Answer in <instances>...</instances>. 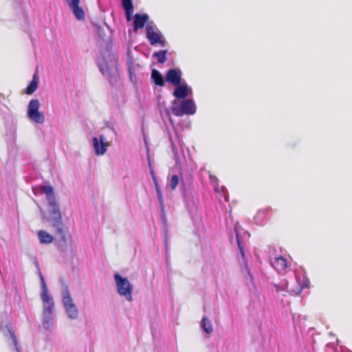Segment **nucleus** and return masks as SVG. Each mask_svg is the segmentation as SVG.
Listing matches in <instances>:
<instances>
[{
  "label": "nucleus",
  "mask_w": 352,
  "mask_h": 352,
  "mask_svg": "<svg viewBox=\"0 0 352 352\" xmlns=\"http://www.w3.org/2000/svg\"><path fill=\"white\" fill-rule=\"evenodd\" d=\"M45 197L50 207L48 221L54 228V236L65 243L66 239L61 227L62 217L59 205L56 199L54 188L50 186H45Z\"/></svg>",
  "instance_id": "obj_1"
},
{
  "label": "nucleus",
  "mask_w": 352,
  "mask_h": 352,
  "mask_svg": "<svg viewBox=\"0 0 352 352\" xmlns=\"http://www.w3.org/2000/svg\"><path fill=\"white\" fill-rule=\"evenodd\" d=\"M170 110L174 116L182 117L184 115H194L196 113L197 107L192 99H185L181 102L175 100L171 102Z\"/></svg>",
  "instance_id": "obj_2"
},
{
  "label": "nucleus",
  "mask_w": 352,
  "mask_h": 352,
  "mask_svg": "<svg viewBox=\"0 0 352 352\" xmlns=\"http://www.w3.org/2000/svg\"><path fill=\"white\" fill-rule=\"evenodd\" d=\"M114 279L116 283L118 293L120 296H124L128 301H132V292L133 288L128 279L126 278L122 277L118 273L114 274Z\"/></svg>",
  "instance_id": "obj_3"
},
{
  "label": "nucleus",
  "mask_w": 352,
  "mask_h": 352,
  "mask_svg": "<svg viewBox=\"0 0 352 352\" xmlns=\"http://www.w3.org/2000/svg\"><path fill=\"white\" fill-rule=\"evenodd\" d=\"M98 66L102 74L107 76L109 80L116 78L118 76V60L114 57L110 58L109 63L104 60L98 64Z\"/></svg>",
  "instance_id": "obj_4"
},
{
  "label": "nucleus",
  "mask_w": 352,
  "mask_h": 352,
  "mask_svg": "<svg viewBox=\"0 0 352 352\" xmlns=\"http://www.w3.org/2000/svg\"><path fill=\"white\" fill-rule=\"evenodd\" d=\"M63 303L69 318L72 319L77 318L78 311L67 287L63 290Z\"/></svg>",
  "instance_id": "obj_5"
},
{
  "label": "nucleus",
  "mask_w": 352,
  "mask_h": 352,
  "mask_svg": "<svg viewBox=\"0 0 352 352\" xmlns=\"http://www.w3.org/2000/svg\"><path fill=\"white\" fill-rule=\"evenodd\" d=\"M39 102L37 100H32L28 108V116L33 122L42 123L44 121V116L38 111Z\"/></svg>",
  "instance_id": "obj_6"
},
{
  "label": "nucleus",
  "mask_w": 352,
  "mask_h": 352,
  "mask_svg": "<svg viewBox=\"0 0 352 352\" xmlns=\"http://www.w3.org/2000/svg\"><path fill=\"white\" fill-rule=\"evenodd\" d=\"M146 38L149 43L152 45L156 44H160L164 45L165 41L162 38V35L154 30V28L152 24H147L146 27Z\"/></svg>",
  "instance_id": "obj_7"
},
{
  "label": "nucleus",
  "mask_w": 352,
  "mask_h": 352,
  "mask_svg": "<svg viewBox=\"0 0 352 352\" xmlns=\"http://www.w3.org/2000/svg\"><path fill=\"white\" fill-rule=\"evenodd\" d=\"M182 76L179 69H170L166 72L165 80L174 86L179 85L182 82Z\"/></svg>",
  "instance_id": "obj_8"
},
{
  "label": "nucleus",
  "mask_w": 352,
  "mask_h": 352,
  "mask_svg": "<svg viewBox=\"0 0 352 352\" xmlns=\"http://www.w3.org/2000/svg\"><path fill=\"white\" fill-rule=\"evenodd\" d=\"M76 19L81 21L85 17L83 9L80 6V0H65Z\"/></svg>",
  "instance_id": "obj_9"
},
{
  "label": "nucleus",
  "mask_w": 352,
  "mask_h": 352,
  "mask_svg": "<svg viewBox=\"0 0 352 352\" xmlns=\"http://www.w3.org/2000/svg\"><path fill=\"white\" fill-rule=\"evenodd\" d=\"M191 89L188 87L186 83H180L179 85H175V89L173 92V96L179 100H185L189 95Z\"/></svg>",
  "instance_id": "obj_10"
},
{
  "label": "nucleus",
  "mask_w": 352,
  "mask_h": 352,
  "mask_svg": "<svg viewBox=\"0 0 352 352\" xmlns=\"http://www.w3.org/2000/svg\"><path fill=\"white\" fill-rule=\"evenodd\" d=\"M148 20V15L147 14H135L133 19V30L137 32L140 29H142L147 21Z\"/></svg>",
  "instance_id": "obj_11"
},
{
  "label": "nucleus",
  "mask_w": 352,
  "mask_h": 352,
  "mask_svg": "<svg viewBox=\"0 0 352 352\" xmlns=\"http://www.w3.org/2000/svg\"><path fill=\"white\" fill-rule=\"evenodd\" d=\"M100 142H99L98 139L96 137L93 138L94 147L96 154L98 155H104L107 151V145L104 142V137L102 135H100Z\"/></svg>",
  "instance_id": "obj_12"
},
{
  "label": "nucleus",
  "mask_w": 352,
  "mask_h": 352,
  "mask_svg": "<svg viewBox=\"0 0 352 352\" xmlns=\"http://www.w3.org/2000/svg\"><path fill=\"white\" fill-rule=\"evenodd\" d=\"M272 265L278 273H283L287 268V262L285 257L280 256L275 258Z\"/></svg>",
  "instance_id": "obj_13"
},
{
  "label": "nucleus",
  "mask_w": 352,
  "mask_h": 352,
  "mask_svg": "<svg viewBox=\"0 0 352 352\" xmlns=\"http://www.w3.org/2000/svg\"><path fill=\"white\" fill-rule=\"evenodd\" d=\"M122 6L125 10V16L127 21L131 20V14L133 12L132 0H122Z\"/></svg>",
  "instance_id": "obj_14"
},
{
  "label": "nucleus",
  "mask_w": 352,
  "mask_h": 352,
  "mask_svg": "<svg viewBox=\"0 0 352 352\" xmlns=\"http://www.w3.org/2000/svg\"><path fill=\"white\" fill-rule=\"evenodd\" d=\"M54 301L53 299L47 294L45 291V318L47 315L52 316L54 311Z\"/></svg>",
  "instance_id": "obj_15"
},
{
  "label": "nucleus",
  "mask_w": 352,
  "mask_h": 352,
  "mask_svg": "<svg viewBox=\"0 0 352 352\" xmlns=\"http://www.w3.org/2000/svg\"><path fill=\"white\" fill-rule=\"evenodd\" d=\"M151 78L156 85L164 86V80L160 72L156 69H153L151 72Z\"/></svg>",
  "instance_id": "obj_16"
},
{
  "label": "nucleus",
  "mask_w": 352,
  "mask_h": 352,
  "mask_svg": "<svg viewBox=\"0 0 352 352\" xmlns=\"http://www.w3.org/2000/svg\"><path fill=\"white\" fill-rule=\"evenodd\" d=\"M7 329H8V335H7L8 340L10 341L11 344L14 346L16 352H21L20 349L18 346L17 340H16V338L14 335L13 330L9 327H7Z\"/></svg>",
  "instance_id": "obj_17"
},
{
  "label": "nucleus",
  "mask_w": 352,
  "mask_h": 352,
  "mask_svg": "<svg viewBox=\"0 0 352 352\" xmlns=\"http://www.w3.org/2000/svg\"><path fill=\"white\" fill-rule=\"evenodd\" d=\"M38 81V78L37 74H34L32 80L25 89V94H32L37 88Z\"/></svg>",
  "instance_id": "obj_18"
},
{
  "label": "nucleus",
  "mask_w": 352,
  "mask_h": 352,
  "mask_svg": "<svg viewBox=\"0 0 352 352\" xmlns=\"http://www.w3.org/2000/svg\"><path fill=\"white\" fill-rule=\"evenodd\" d=\"M201 326L203 329V330L208 334H210L212 333L213 328L212 325L209 320V319L206 317H204L201 322Z\"/></svg>",
  "instance_id": "obj_19"
},
{
  "label": "nucleus",
  "mask_w": 352,
  "mask_h": 352,
  "mask_svg": "<svg viewBox=\"0 0 352 352\" xmlns=\"http://www.w3.org/2000/svg\"><path fill=\"white\" fill-rule=\"evenodd\" d=\"M166 50H161L153 54V57L156 58L158 63H164L166 60Z\"/></svg>",
  "instance_id": "obj_20"
},
{
  "label": "nucleus",
  "mask_w": 352,
  "mask_h": 352,
  "mask_svg": "<svg viewBox=\"0 0 352 352\" xmlns=\"http://www.w3.org/2000/svg\"><path fill=\"white\" fill-rule=\"evenodd\" d=\"M274 286L276 289V292L277 293H280V292H285L287 289L288 283L286 280H283L279 284L274 283Z\"/></svg>",
  "instance_id": "obj_21"
},
{
  "label": "nucleus",
  "mask_w": 352,
  "mask_h": 352,
  "mask_svg": "<svg viewBox=\"0 0 352 352\" xmlns=\"http://www.w3.org/2000/svg\"><path fill=\"white\" fill-rule=\"evenodd\" d=\"M36 267L38 269V274L41 279V298L44 301V278L41 274V270L38 268V265L37 261L34 262Z\"/></svg>",
  "instance_id": "obj_22"
},
{
  "label": "nucleus",
  "mask_w": 352,
  "mask_h": 352,
  "mask_svg": "<svg viewBox=\"0 0 352 352\" xmlns=\"http://www.w3.org/2000/svg\"><path fill=\"white\" fill-rule=\"evenodd\" d=\"M179 184V177L177 175H174L170 179V185L172 190H175Z\"/></svg>",
  "instance_id": "obj_23"
},
{
  "label": "nucleus",
  "mask_w": 352,
  "mask_h": 352,
  "mask_svg": "<svg viewBox=\"0 0 352 352\" xmlns=\"http://www.w3.org/2000/svg\"><path fill=\"white\" fill-rule=\"evenodd\" d=\"M155 189H156V192H157V199H158L159 201L162 204H163V195H162V190H160L158 182H155Z\"/></svg>",
  "instance_id": "obj_24"
},
{
  "label": "nucleus",
  "mask_w": 352,
  "mask_h": 352,
  "mask_svg": "<svg viewBox=\"0 0 352 352\" xmlns=\"http://www.w3.org/2000/svg\"><path fill=\"white\" fill-rule=\"evenodd\" d=\"M210 182L212 184V185L215 188V191L218 192L217 190V186H218V179L215 176L210 175Z\"/></svg>",
  "instance_id": "obj_25"
},
{
  "label": "nucleus",
  "mask_w": 352,
  "mask_h": 352,
  "mask_svg": "<svg viewBox=\"0 0 352 352\" xmlns=\"http://www.w3.org/2000/svg\"><path fill=\"white\" fill-rule=\"evenodd\" d=\"M33 190L35 195L42 197L44 194V187L42 186L39 188H33Z\"/></svg>",
  "instance_id": "obj_26"
},
{
  "label": "nucleus",
  "mask_w": 352,
  "mask_h": 352,
  "mask_svg": "<svg viewBox=\"0 0 352 352\" xmlns=\"http://www.w3.org/2000/svg\"><path fill=\"white\" fill-rule=\"evenodd\" d=\"M236 241H237V244H238V247L240 250L241 254L242 257L244 258L245 253H244L243 248L241 247V242H240L238 234H236Z\"/></svg>",
  "instance_id": "obj_27"
},
{
  "label": "nucleus",
  "mask_w": 352,
  "mask_h": 352,
  "mask_svg": "<svg viewBox=\"0 0 352 352\" xmlns=\"http://www.w3.org/2000/svg\"><path fill=\"white\" fill-rule=\"evenodd\" d=\"M53 236L45 232V243H50L53 241Z\"/></svg>",
  "instance_id": "obj_28"
},
{
  "label": "nucleus",
  "mask_w": 352,
  "mask_h": 352,
  "mask_svg": "<svg viewBox=\"0 0 352 352\" xmlns=\"http://www.w3.org/2000/svg\"><path fill=\"white\" fill-rule=\"evenodd\" d=\"M38 238H39L40 242L41 243H44V231L43 230H40L38 232Z\"/></svg>",
  "instance_id": "obj_29"
},
{
  "label": "nucleus",
  "mask_w": 352,
  "mask_h": 352,
  "mask_svg": "<svg viewBox=\"0 0 352 352\" xmlns=\"http://www.w3.org/2000/svg\"><path fill=\"white\" fill-rule=\"evenodd\" d=\"M150 173H151V177H152V179L153 180V182L154 184H155V182H157V179L156 178V176H155V172L153 170V168H151L150 170Z\"/></svg>",
  "instance_id": "obj_30"
},
{
  "label": "nucleus",
  "mask_w": 352,
  "mask_h": 352,
  "mask_svg": "<svg viewBox=\"0 0 352 352\" xmlns=\"http://www.w3.org/2000/svg\"><path fill=\"white\" fill-rule=\"evenodd\" d=\"M47 323H48V321H46V320H45V324H47ZM48 327H50V325H49L48 327H47L46 325L45 326V329H47V328H48Z\"/></svg>",
  "instance_id": "obj_31"
},
{
  "label": "nucleus",
  "mask_w": 352,
  "mask_h": 352,
  "mask_svg": "<svg viewBox=\"0 0 352 352\" xmlns=\"http://www.w3.org/2000/svg\"><path fill=\"white\" fill-rule=\"evenodd\" d=\"M38 201H39V199H35L36 203H38Z\"/></svg>",
  "instance_id": "obj_32"
}]
</instances>
